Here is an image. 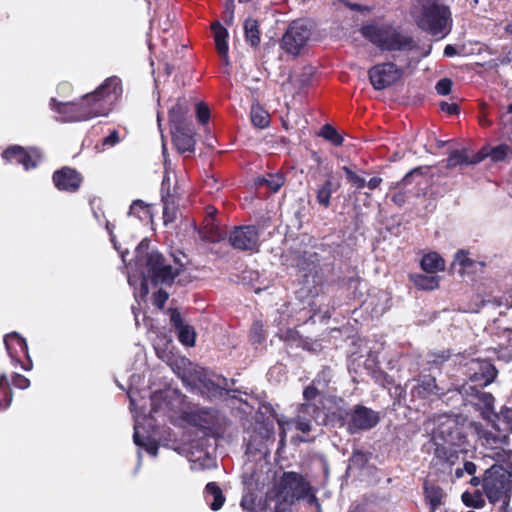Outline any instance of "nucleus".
I'll list each match as a JSON object with an SVG mask.
<instances>
[{
    "instance_id": "obj_1",
    "label": "nucleus",
    "mask_w": 512,
    "mask_h": 512,
    "mask_svg": "<svg viewBox=\"0 0 512 512\" xmlns=\"http://www.w3.org/2000/svg\"><path fill=\"white\" fill-rule=\"evenodd\" d=\"M122 92L121 79L111 76L77 102H60L56 98H51L49 105L53 111L61 115L63 122L85 121L107 116L120 99Z\"/></svg>"
},
{
    "instance_id": "obj_2",
    "label": "nucleus",
    "mask_w": 512,
    "mask_h": 512,
    "mask_svg": "<svg viewBox=\"0 0 512 512\" xmlns=\"http://www.w3.org/2000/svg\"><path fill=\"white\" fill-rule=\"evenodd\" d=\"M361 34L381 51H398L402 55H393L396 61H403L405 68L411 64L408 53L418 48L413 36L403 33L400 28L390 24H367L362 26Z\"/></svg>"
},
{
    "instance_id": "obj_3",
    "label": "nucleus",
    "mask_w": 512,
    "mask_h": 512,
    "mask_svg": "<svg viewBox=\"0 0 512 512\" xmlns=\"http://www.w3.org/2000/svg\"><path fill=\"white\" fill-rule=\"evenodd\" d=\"M412 14L417 26L432 36L446 35L450 30L451 11L440 0H417Z\"/></svg>"
},
{
    "instance_id": "obj_4",
    "label": "nucleus",
    "mask_w": 512,
    "mask_h": 512,
    "mask_svg": "<svg viewBox=\"0 0 512 512\" xmlns=\"http://www.w3.org/2000/svg\"><path fill=\"white\" fill-rule=\"evenodd\" d=\"M483 490L490 503L502 501L507 506L512 494V471L492 465L485 471Z\"/></svg>"
},
{
    "instance_id": "obj_5",
    "label": "nucleus",
    "mask_w": 512,
    "mask_h": 512,
    "mask_svg": "<svg viewBox=\"0 0 512 512\" xmlns=\"http://www.w3.org/2000/svg\"><path fill=\"white\" fill-rule=\"evenodd\" d=\"M277 500L294 504L295 501L305 498L310 491V484L304 477L294 471L284 472L275 483L273 489Z\"/></svg>"
},
{
    "instance_id": "obj_6",
    "label": "nucleus",
    "mask_w": 512,
    "mask_h": 512,
    "mask_svg": "<svg viewBox=\"0 0 512 512\" xmlns=\"http://www.w3.org/2000/svg\"><path fill=\"white\" fill-rule=\"evenodd\" d=\"M299 271L302 274V284L308 295H317L318 288L324 280L320 255L316 252H304L298 260Z\"/></svg>"
},
{
    "instance_id": "obj_7",
    "label": "nucleus",
    "mask_w": 512,
    "mask_h": 512,
    "mask_svg": "<svg viewBox=\"0 0 512 512\" xmlns=\"http://www.w3.org/2000/svg\"><path fill=\"white\" fill-rule=\"evenodd\" d=\"M405 68L398 67L394 62L379 63L368 70V78L376 91L393 86L404 75Z\"/></svg>"
},
{
    "instance_id": "obj_8",
    "label": "nucleus",
    "mask_w": 512,
    "mask_h": 512,
    "mask_svg": "<svg viewBox=\"0 0 512 512\" xmlns=\"http://www.w3.org/2000/svg\"><path fill=\"white\" fill-rule=\"evenodd\" d=\"M145 268L152 282L171 283L181 269L166 263L165 257L158 251H151L145 256Z\"/></svg>"
},
{
    "instance_id": "obj_9",
    "label": "nucleus",
    "mask_w": 512,
    "mask_h": 512,
    "mask_svg": "<svg viewBox=\"0 0 512 512\" xmlns=\"http://www.w3.org/2000/svg\"><path fill=\"white\" fill-rule=\"evenodd\" d=\"M260 233L255 225H241L234 227L229 233L230 245L240 251L257 253L260 250Z\"/></svg>"
},
{
    "instance_id": "obj_10",
    "label": "nucleus",
    "mask_w": 512,
    "mask_h": 512,
    "mask_svg": "<svg viewBox=\"0 0 512 512\" xmlns=\"http://www.w3.org/2000/svg\"><path fill=\"white\" fill-rule=\"evenodd\" d=\"M6 351L15 366H20L25 371H30L33 362L29 355L26 339L18 332H10L4 336Z\"/></svg>"
},
{
    "instance_id": "obj_11",
    "label": "nucleus",
    "mask_w": 512,
    "mask_h": 512,
    "mask_svg": "<svg viewBox=\"0 0 512 512\" xmlns=\"http://www.w3.org/2000/svg\"><path fill=\"white\" fill-rule=\"evenodd\" d=\"M349 433L356 434L376 427L380 420V413L362 404L354 405L349 409Z\"/></svg>"
},
{
    "instance_id": "obj_12",
    "label": "nucleus",
    "mask_w": 512,
    "mask_h": 512,
    "mask_svg": "<svg viewBox=\"0 0 512 512\" xmlns=\"http://www.w3.org/2000/svg\"><path fill=\"white\" fill-rule=\"evenodd\" d=\"M310 30L298 21L292 22L281 40V48L288 54L298 55L310 39Z\"/></svg>"
},
{
    "instance_id": "obj_13",
    "label": "nucleus",
    "mask_w": 512,
    "mask_h": 512,
    "mask_svg": "<svg viewBox=\"0 0 512 512\" xmlns=\"http://www.w3.org/2000/svg\"><path fill=\"white\" fill-rule=\"evenodd\" d=\"M1 156L6 163L22 165L26 171L36 168L41 159L37 149L25 148L20 145L8 146Z\"/></svg>"
},
{
    "instance_id": "obj_14",
    "label": "nucleus",
    "mask_w": 512,
    "mask_h": 512,
    "mask_svg": "<svg viewBox=\"0 0 512 512\" xmlns=\"http://www.w3.org/2000/svg\"><path fill=\"white\" fill-rule=\"evenodd\" d=\"M52 182L58 191L76 193L81 188L84 177L75 168L63 166L53 172Z\"/></svg>"
},
{
    "instance_id": "obj_15",
    "label": "nucleus",
    "mask_w": 512,
    "mask_h": 512,
    "mask_svg": "<svg viewBox=\"0 0 512 512\" xmlns=\"http://www.w3.org/2000/svg\"><path fill=\"white\" fill-rule=\"evenodd\" d=\"M172 142L175 149L180 153H193L195 150V131L192 125L171 128Z\"/></svg>"
},
{
    "instance_id": "obj_16",
    "label": "nucleus",
    "mask_w": 512,
    "mask_h": 512,
    "mask_svg": "<svg viewBox=\"0 0 512 512\" xmlns=\"http://www.w3.org/2000/svg\"><path fill=\"white\" fill-rule=\"evenodd\" d=\"M331 379V368L329 366H323L311 383L303 389V399L315 400L327 390Z\"/></svg>"
},
{
    "instance_id": "obj_17",
    "label": "nucleus",
    "mask_w": 512,
    "mask_h": 512,
    "mask_svg": "<svg viewBox=\"0 0 512 512\" xmlns=\"http://www.w3.org/2000/svg\"><path fill=\"white\" fill-rule=\"evenodd\" d=\"M434 451L430 462L431 467L444 471L450 468L458 458L456 452L446 444L433 443Z\"/></svg>"
},
{
    "instance_id": "obj_18",
    "label": "nucleus",
    "mask_w": 512,
    "mask_h": 512,
    "mask_svg": "<svg viewBox=\"0 0 512 512\" xmlns=\"http://www.w3.org/2000/svg\"><path fill=\"white\" fill-rule=\"evenodd\" d=\"M443 391H440L436 384V378L430 374L420 375L416 379V385L411 389L412 398L427 399L431 395H440Z\"/></svg>"
},
{
    "instance_id": "obj_19",
    "label": "nucleus",
    "mask_w": 512,
    "mask_h": 512,
    "mask_svg": "<svg viewBox=\"0 0 512 512\" xmlns=\"http://www.w3.org/2000/svg\"><path fill=\"white\" fill-rule=\"evenodd\" d=\"M211 31L214 36L216 51L225 66L230 65L229 47H228V30L219 22L214 21L211 26Z\"/></svg>"
},
{
    "instance_id": "obj_20",
    "label": "nucleus",
    "mask_w": 512,
    "mask_h": 512,
    "mask_svg": "<svg viewBox=\"0 0 512 512\" xmlns=\"http://www.w3.org/2000/svg\"><path fill=\"white\" fill-rule=\"evenodd\" d=\"M423 496L425 503L429 507V512H436L444 504L446 494L440 485L425 480L423 483Z\"/></svg>"
},
{
    "instance_id": "obj_21",
    "label": "nucleus",
    "mask_w": 512,
    "mask_h": 512,
    "mask_svg": "<svg viewBox=\"0 0 512 512\" xmlns=\"http://www.w3.org/2000/svg\"><path fill=\"white\" fill-rule=\"evenodd\" d=\"M473 365L476 367L472 368L473 373L470 379L474 382H478L480 386H487L496 378L498 371L491 362L486 360L475 361Z\"/></svg>"
},
{
    "instance_id": "obj_22",
    "label": "nucleus",
    "mask_w": 512,
    "mask_h": 512,
    "mask_svg": "<svg viewBox=\"0 0 512 512\" xmlns=\"http://www.w3.org/2000/svg\"><path fill=\"white\" fill-rule=\"evenodd\" d=\"M166 181L169 179L164 178L161 186L162 203H163V221L167 225L173 223L178 214V200L174 194L170 193L169 187L165 189Z\"/></svg>"
},
{
    "instance_id": "obj_23",
    "label": "nucleus",
    "mask_w": 512,
    "mask_h": 512,
    "mask_svg": "<svg viewBox=\"0 0 512 512\" xmlns=\"http://www.w3.org/2000/svg\"><path fill=\"white\" fill-rule=\"evenodd\" d=\"M186 419L189 424L195 427L210 429L215 424L216 416L213 409L201 408L189 412Z\"/></svg>"
},
{
    "instance_id": "obj_24",
    "label": "nucleus",
    "mask_w": 512,
    "mask_h": 512,
    "mask_svg": "<svg viewBox=\"0 0 512 512\" xmlns=\"http://www.w3.org/2000/svg\"><path fill=\"white\" fill-rule=\"evenodd\" d=\"M340 188V182L330 174L327 179L316 189V201L324 209L331 205V196Z\"/></svg>"
},
{
    "instance_id": "obj_25",
    "label": "nucleus",
    "mask_w": 512,
    "mask_h": 512,
    "mask_svg": "<svg viewBox=\"0 0 512 512\" xmlns=\"http://www.w3.org/2000/svg\"><path fill=\"white\" fill-rule=\"evenodd\" d=\"M203 494L205 502L212 511L220 510L226 501L221 487L216 482L207 483Z\"/></svg>"
},
{
    "instance_id": "obj_26",
    "label": "nucleus",
    "mask_w": 512,
    "mask_h": 512,
    "mask_svg": "<svg viewBox=\"0 0 512 512\" xmlns=\"http://www.w3.org/2000/svg\"><path fill=\"white\" fill-rule=\"evenodd\" d=\"M483 159V156L475 155L470 158L466 149H453L450 151L448 158L445 160V168L452 169L457 166L477 164Z\"/></svg>"
},
{
    "instance_id": "obj_27",
    "label": "nucleus",
    "mask_w": 512,
    "mask_h": 512,
    "mask_svg": "<svg viewBox=\"0 0 512 512\" xmlns=\"http://www.w3.org/2000/svg\"><path fill=\"white\" fill-rule=\"evenodd\" d=\"M298 412L314 420L319 425L326 424L328 420V415L323 412L319 405L314 403V400H304L300 404Z\"/></svg>"
},
{
    "instance_id": "obj_28",
    "label": "nucleus",
    "mask_w": 512,
    "mask_h": 512,
    "mask_svg": "<svg viewBox=\"0 0 512 512\" xmlns=\"http://www.w3.org/2000/svg\"><path fill=\"white\" fill-rule=\"evenodd\" d=\"M493 427L496 429L493 431H486L482 435L483 445L486 447H490L493 452L499 450L502 447L509 445V436L505 433H502L498 428L495 422H493Z\"/></svg>"
},
{
    "instance_id": "obj_29",
    "label": "nucleus",
    "mask_w": 512,
    "mask_h": 512,
    "mask_svg": "<svg viewBox=\"0 0 512 512\" xmlns=\"http://www.w3.org/2000/svg\"><path fill=\"white\" fill-rule=\"evenodd\" d=\"M286 178L282 172L268 173L264 176L255 178L254 184L256 187H267L270 192L276 193L285 184Z\"/></svg>"
},
{
    "instance_id": "obj_30",
    "label": "nucleus",
    "mask_w": 512,
    "mask_h": 512,
    "mask_svg": "<svg viewBox=\"0 0 512 512\" xmlns=\"http://www.w3.org/2000/svg\"><path fill=\"white\" fill-rule=\"evenodd\" d=\"M188 109L183 102L178 101L175 103L168 112V118L171 128H179L192 125L186 120Z\"/></svg>"
},
{
    "instance_id": "obj_31",
    "label": "nucleus",
    "mask_w": 512,
    "mask_h": 512,
    "mask_svg": "<svg viewBox=\"0 0 512 512\" xmlns=\"http://www.w3.org/2000/svg\"><path fill=\"white\" fill-rule=\"evenodd\" d=\"M245 41L253 48H257L261 43V31L258 20L247 18L243 24Z\"/></svg>"
},
{
    "instance_id": "obj_32",
    "label": "nucleus",
    "mask_w": 512,
    "mask_h": 512,
    "mask_svg": "<svg viewBox=\"0 0 512 512\" xmlns=\"http://www.w3.org/2000/svg\"><path fill=\"white\" fill-rule=\"evenodd\" d=\"M478 405L482 407V416L491 422H496L499 419L498 413L493 411L494 408V396L489 392H479L477 394Z\"/></svg>"
},
{
    "instance_id": "obj_33",
    "label": "nucleus",
    "mask_w": 512,
    "mask_h": 512,
    "mask_svg": "<svg viewBox=\"0 0 512 512\" xmlns=\"http://www.w3.org/2000/svg\"><path fill=\"white\" fill-rule=\"evenodd\" d=\"M420 265L421 268L427 273H435L445 269L444 260L436 252H431L424 255L421 259Z\"/></svg>"
},
{
    "instance_id": "obj_34",
    "label": "nucleus",
    "mask_w": 512,
    "mask_h": 512,
    "mask_svg": "<svg viewBox=\"0 0 512 512\" xmlns=\"http://www.w3.org/2000/svg\"><path fill=\"white\" fill-rule=\"evenodd\" d=\"M250 116L255 127L265 128L270 124L269 113L258 104L251 107Z\"/></svg>"
},
{
    "instance_id": "obj_35",
    "label": "nucleus",
    "mask_w": 512,
    "mask_h": 512,
    "mask_svg": "<svg viewBox=\"0 0 512 512\" xmlns=\"http://www.w3.org/2000/svg\"><path fill=\"white\" fill-rule=\"evenodd\" d=\"M412 280L421 290H434L439 286V278L433 275L416 274L412 276Z\"/></svg>"
},
{
    "instance_id": "obj_36",
    "label": "nucleus",
    "mask_w": 512,
    "mask_h": 512,
    "mask_svg": "<svg viewBox=\"0 0 512 512\" xmlns=\"http://www.w3.org/2000/svg\"><path fill=\"white\" fill-rule=\"evenodd\" d=\"M13 398L6 374L0 376V410L10 406Z\"/></svg>"
},
{
    "instance_id": "obj_37",
    "label": "nucleus",
    "mask_w": 512,
    "mask_h": 512,
    "mask_svg": "<svg viewBox=\"0 0 512 512\" xmlns=\"http://www.w3.org/2000/svg\"><path fill=\"white\" fill-rule=\"evenodd\" d=\"M176 331L180 343L187 347H193L195 345L196 332L191 325L185 324L180 328L176 329Z\"/></svg>"
},
{
    "instance_id": "obj_38",
    "label": "nucleus",
    "mask_w": 512,
    "mask_h": 512,
    "mask_svg": "<svg viewBox=\"0 0 512 512\" xmlns=\"http://www.w3.org/2000/svg\"><path fill=\"white\" fill-rule=\"evenodd\" d=\"M462 502L467 507H472L476 509L483 508L485 506V500L483 498V494L481 491L476 490L474 492L465 491L461 496Z\"/></svg>"
},
{
    "instance_id": "obj_39",
    "label": "nucleus",
    "mask_w": 512,
    "mask_h": 512,
    "mask_svg": "<svg viewBox=\"0 0 512 512\" xmlns=\"http://www.w3.org/2000/svg\"><path fill=\"white\" fill-rule=\"evenodd\" d=\"M328 419L331 423L338 425L339 427H345L349 432V409L338 408L328 415Z\"/></svg>"
},
{
    "instance_id": "obj_40",
    "label": "nucleus",
    "mask_w": 512,
    "mask_h": 512,
    "mask_svg": "<svg viewBox=\"0 0 512 512\" xmlns=\"http://www.w3.org/2000/svg\"><path fill=\"white\" fill-rule=\"evenodd\" d=\"M490 457L497 462L496 465H502L505 469L512 471V450L502 447L494 451Z\"/></svg>"
},
{
    "instance_id": "obj_41",
    "label": "nucleus",
    "mask_w": 512,
    "mask_h": 512,
    "mask_svg": "<svg viewBox=\"0 0 512 512\" xmlns=\"http://www.w3.org/2000/svg\"><path fill=\"white\" fill-rule=\"evenodd\" d=\"M371 377L383 388H390L395 385V379L393 376L389 375L386 371L381 369L380 367H376L371 372Z\"/></svg>"
},
{
    "instance_id": "obj_42",
    "label": "nucleus",
    "mask_w": 512,
    "mask_h": 512,
    "mask_svg": "<svg viewBox=\"0 0 512 512\" xmlns=\"http://www.w3.org/2000/svg\"><path fill=\"white\" fill-rule=\"evenodd\" d=\"M319 135L330 141L334 146H341L344 141L343 137L330 124L323 125Z\"/></svg>"
},
{
    "instance_id": "obj_43",
    "label": "nucleus",
    "mask_w": 512,
    "mask_h": 512,
    "mask_svg": "<svg viewBox=\"0 0 512 512\" xmlns=\"http://www.w3.org/2000/svg\"><path fill=\"white\" fill-rule=\"evenodd\" d=\"M451 355L452 353L449 349H444L437 352H430L428 354L427 363L431 367H440L443 363L450 359Z\"/></svg>"
},
{
    "instance_id": "obj_44",
    "label": "nucleus",
    "mask_w": 512,
    "mask_h": 512,
    "mask_svg": "<svg viewBox=\"0 0 512 512\" xmlns=\"http://www.w3.org/2000/svg\"><path fill=\"white\" fill-rule=\"evenodd\" d=\"M509 156H512V147L508 144L497 145L490 152V157L495 162L504 161Z\"/></svg>"
},
{
    "instance_id": "obj_45",
    "label": "nucleus",
    "mask_w": 512,
    "mask_h": 512,
    "mask_svg": "<svg viewBox=\"0 0 512 512\" xmlns=\"http://www.w3.org/2000/svg\"><path fill=\"white\" fill-rule=\"evenodd\" d=\"M266 333L262 322L255 321L250 330V340L253 344H261L265 341Z\"/></svg>"
},
{
    "instance_id": "obj_46",
    "label": "nucleus",
    "mask_w": 512,
    "mask_h": 512,
    "mask_svg": "<svg viewBox=\"0 0 512 512\" xmlns=\"http://www.w3.org/2000/svg\"><path fill=\"white\" fill-rule=\"evenodd\" d=\"M342 170L345 173L347 181L356 189L360 190L366 186L365 179L355 173L352 169L347 166H343Z\"/></svg>"
},
{
    "instance_id": "obj_47",
    "label": "nucleus",
    "mask_w": 512,
    "mask_h": 512,
    "mask_svg": "<svg viewBox=\"0 0 512 512\" xmlns=\"http://www.w3.org/2000/svg\"><path fill=\"white\" fill-rule=\"evenodd\" d=\"M292 422L294 423L296 430L301 431L302 433H309L312 429V420L303 414L299 413L295 418H293Z\"/></svg>"
},
{
    "instance_id": "obj_48",
    "label": "nucleus",
    "mask_w": 512,
    "mask_h": 512,
    "mask_svg": "<svg viewBox=\"0 0 512 512\" xmlns=\"http://www.w3.org/2000/svg\"><path fill=\"white\" fill-rule=\"evenodd\" d=\"M422 168L421 167H417V168H413L412 170H410L408 173L405 174V176L398 182H395V183H392L390 185V191L392 190H396L400 187H403L405 185H408V184H411V178L414 176V175H422Z\"/></svg>"
},
{
    "instance_id": "obj_49",
    "label": "nucleus",
    "mask_w": 512,
    "mask_h": 512,
    "mask_svg": "<svg viewBox=\"0 0 512 512\" xmlns=\"http://www.w3.org/2000/svg\"><path fill=\"white\" fill-rule=\"evenodd\" d=\"M141 212L145 214L148 213L147 204L140 199L134 200L130 205L129 215H133L139 219H142Z\"/></svg>"
},
{
    "instance_id": "obj_50",
    "label": "nucleus",
    "mask_w": 512,
    "mask_h": 512,
    "mask_svg": "<svg viewBox=\"0 0 512 512\" xmlns=\"http://www.w3.org/2000/svg\"><path fill=\"white\" fill-rule=\"evenodd\" d=\"M196 117L199 123L207 124L210 119V109L204 102L196 105Z\"/></svg>"
},
{
    "instance_id": "obj_51",
    "label": "nucleus",
    "mask_w": 512,
    "mask_h": 512,
    "mask_svg": "<svg viewBox=\"0 0 512 512\" xmlns=\"http://www.w3.org/2000/svg\"><path fill=\"white\" fill-rule=\"evenodd\" d=\"M453 82L450 78L440 79L435 86V90L439 95H448L452 90Z\"/></svg>"
},
{
    "instance_id": "obj_52",
    "label": "nucleus",
    "mask_w": 512,
    "mask_h": 512,
    "mask_svg": "<svg viewBox=\"0 0 512 512\" xmlns=\"http://www.w3.org/2000/svg\"><path fill=\"white\" fill-rule=\"evenodd\" d=\"M282 338L286 342H291L297 344V346H302L303 338L296 329H287L283 333Z\"/></svg>"
},
{
    "instance_id": "obj_53",
    "label": "nucleus",
    "mask_w": 512,
    "mask_h": 512,
    "mask_svg": "<svg viewBox=\"0 0 512 512\" xmlns=\"http://www.w3.org/2000/svg\"><path fill=\"white\" fill-rule=\"evenodd\" d=\"M407 192L402 188H398L391 195V201L398 207H402L407 202Z\"/></svg>"
},
{
    "instance_id": "obj_54",
    "label": "nucleus",
    "mask_w": 512,
    "mask_h": 512,
    "mask_svg": "<svg viewBox=\"0 0 512 512\" xmlns=\"http://www.w3.org/2000/svg\"><path fill=\"white\" fill-rule=\"evenodd\" d=\"M168 298L169 294L165 290L159 289L153 294V304L159 309H162Z\"/></svg>"
},
{
    "instance_id": "obj_55",
    "label": "nucleus",
    "mask_w": 512,
    "mask_h": 512,
    "mask_svg": "<svg viewBox=\"0 0 512 512\" xmlns=\"http://www.w3.org/2000/svg\"><path fill=\"white\" fill-rule=\"evenodd\" d=\"M12 384L19 389H26L30 386V380L19 373L12 374Z\"/></svg>"
},
{
    "instance_id": "obj_56",
    "label": "nucleus",
    "mask_w": 512,
    "mask_h": 512,
    "mask_svg": "<svg viewBox=\"0 0 512 512\" xmlns=\"http://www.w3.org/2000/svg\"><path fill=\"white\" fill-rule=\"evenodd\" d=\"M170 314V322L172 326L176 329L180 328L181 326L185 325L182 315L180 311L177 308H170L169 309Z\"/></svg>"
},
{
    "instance_id": "obj_57",
    "label": "nucleus",
    "mask_w": 512,
    "mask_h": 512,
    "mask_svg": "<svg viewBox=\"0 0 512 512\" xmlns=\"http://www.w3.org/2000/svg\"><path fill=\"white\" fill-rule=\"evenodd\" d=\"M498 415L499 420L502 419L507 425V429L512 432V408L503 407ZM496 421H498V419H496Z\"/></svg>"
},
{
    "instance_id": "obj_58",
    "label": "nucleus",
    "mask_w": 512,
    "mask_h": 512,
    "mask_svg": "<svg viewBox=\"0 0 512 512\" xmlns=\"http://www.w3.org/2000/svg\"><path fill=\"white\" fill-rule=\"evenodd\" d=\"M274 500H277V497L274 496L272 490L267 491L265 494V498L259 501V508L258 510H256V512H267L270 502Z\"/></svg>"
},
{
    "instance_id": "obj_59",
    "label": "nucleus",
    "mask_w": 512,
    "mask_h": 512,
    "mask_svg": "<svg viewBox=\"0 0 512 512\" xmlns=\"http://www.w3.org/2000/svg\"><path fill=\"white\" fill-rule=\"evenodd\" d=\"M240 506L242 507L243 510L247 512H256L254 496H243L240 502Z\"/></svg>"
},
{
    "instance_id": "obj_60",
    "label": "nucleus",
    "mask_w": 512,
    "mask_h": 512,
    "mask_svg": "<svg viewBox=\"0 0 512 512\" xmlns=\"http://www.w3.org/2000/svg\"><path fill=\"white\" fill-rule=\"evenodd\" d=\"M455 260L464 268L470 267L473 264V261L467 256V252L464 250H459L456 253Z\"/></svg>"
},
{
    "instance_id": "obj_61",
    "label": "nucleus",
    "mask_w": 512,
    "mask_h": 512,
    "mask_svg": "<svg viewBox=\"0 0 512 512\" xmlns=\"http://www.w3.org/2000/svg\"><path fill=\"white\" fill-rule=\"evenodd\" d=\"M440 108L443 112H446L449 115H457L460 112V107L456 103H448V102L442 101L440 103Z\"/></svg>"
},
{
    "instance_id": "obj_62",
    "label": "nucleus",
    "mask_w": 512,
    "mask_h": 512,
    "mask_svg": "<svg viewBox=\"0 0 512 512\" xmlns=\"http://www.w3.org/2000/svg\"><path fill=\"white\" fill-rule=\"evenodd\" d=\"M216 220H204L205 222V229H207L210 233H211V236L209 237V240L211 241H215L216 238L219 236V233H218V226L216 225L215 223Z\"/></svg>"
},
{
    "instance_id": "obj_63",
    "label": "nucleus",
    "mask_w": 512,
    "mask_h": 512,
    "mask_svg": "<svg viewBox=\"0 0 512 512\" xmlns=\"http://www.w3.org/2000/svg\"><path fill=\"white\" fill-rule=\"evenodd\" d=\"M368 461L366 455L364 452L356 450L353 452L351 457V462L354 465L364 466L366 462Z\"/></svg>"
},
{
    "instance_id": "obj_64",
    "label": "nucleus",
    "mask_w": 512,
    "mask_h": 512,
    "mask_svg": "<svg viewBox=\"0 0 512 512\" xmlns=\"http://www.w3.org/2000/svg\"><path fill=\"white\" fill-rule=\"evenodd\" d=\"M291 506L292 504L277 500L273 512H292Z\"/></svg>"
}]
</instances>
